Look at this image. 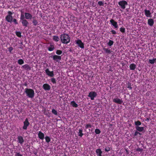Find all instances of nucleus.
<instances>
[{
	"label": "nucleus",
	"mask_w": 156,
	"mask_h": 156,
	"mask_svg": "<svg viewBox=\"0 0 156 156\" xmlns=\"http://www.w3.org/2000/svg\"><path fill=\"white\" fill-rule=\"evenodd\" d=\"M60 40L62 43L68 44L70 41V37L69 35L63 33L60 35Z\"/></svg>",
	"instance_id": "obj_1"
},
{
	"label": "nucleus",
	"mask_w": 156,
	"mask_h": 156,
	"mask_svg": "<svg viewBox=\"0 0 156 156\" xmlns=\"http://www.w3.org/2000/svg\"><path fill=\"white\" fill-rule=\"evenodd\" d=\"M24 92L27 96L31 98H33L34 96V91L32 89L26 88L25 89Z\"/></svg>",
	"instance_id": "obj_2"
},
{
	"label": "nucleus",
	"mask_w": 156,
	"mask_h": 156,
	"mask_svg": "<svg viewBox=\"0 0 156 156\" xmlns=\"http://www.w3.org/2000/svg\"><path fill=\"white\" fill-rule=\"evenodd\" d=\"M12 13L10 11L8 12V15L5 17L6 20L8 22L11 23L13 20V17L12 16Z\"/></svg>",
	"instance_id": "obj_3"
},
{
	"label": "nucleus",
	"mask_w": 156,
	"mask_h": 156,
	"mask_svg": "<svg viewBox=\"0 0 156 156\" xmlns=\"http://www.w3.org/2000/svg\"><path fill=\"white\" fill-rule=\"evenodd\" d=\"M118 4L122 9H124L126 8V6L128 5V3L126 1L123 0L119 2H118Z\"/></svg>",
	"instance_id": "obj_4"
},
{
	"label": "nucleus",
	"mask_w": 156,
	"mask_h": 156,
	"mask_svg": "<svg viewBox=\"0 0 156 156\" xmlns=\"http://www.w3.org/2000/svg\"><path fill=\"white\" fill-rule=\"evenodd\" d=\"M97 95V93L95 91H92L89 93L88 97L90 98L91 100H93Z\"/></svg>",
	"instance_id": "obj_5"
},
{
	"label": "nucleus",
	"mask_w": 156,
	"mask_h": 156,
	"mask_svg": "<svg viewBox=\"0 0 156 156\" xmlns=\"http://www.w3.org/2000/svg\"><path fill=\"white\" fill-rule=\"evenodd\" d=\"M23 129L26 130L27 127L30 125V122L28 121L27 118H26L24 121L23 122Z\"/></svg>",
	"instance_id": "obj_6"
},
{
	"label": "nucleus",
	"mask_w": 156,
	"mask_h": 156,
	"mask_svg": "<svg viewBox=\"0 0 156 156\" xmlns=\"http://www.w3.org/2000/svg\"><path fill=\"white\" fill-rule=\"evenodd\" d=\"M76 43L78 45V46L81 48H84V44L82 42L81 40L78 39L76 41Z\"/></svg>",
	"instance_id": "obj_7"
},
{
	"label": "nucleus",
	"mask_w": 156,
	"mask_h": 156,
	"mask_svg": "<svg viewBox=\"0 0 156 156\" xmlns=\"http://www.w3.org/2000/svg\"><path fill=\"white\" fill-rule=\"evenodd\" d=\"M45 71L46 74L48 76L52 77L54 76L53 71H50L48 69H46Z\"/></svg>",
	"instance_id": "obj_8"
},
{
	"label": "nucleus",
	"mask_w": 156,
	"mask_h": 156,
	"mask_svg": "<svg viewBox=\"0 0 156 156\" xmlns=\"http://www.w3.org/2000/svg\"><path fill=\"white\" fill-rule=\"evenodd\" d=\"M113 101L116 104H121L123 103V101L122 99L119 98H115L113 99Z\"/></svg>",
	"instance_id": "obj_9"
},
{
	"label": "nucleus",
	"mask_w": 156,
	"mask_h": 156,
	"mask_svg": "<svg viewBox=\"0 0 156 156\" xmlns=\"http://www.w3.org/2000/svg\"><path fill=\"white\" fill-rule=\"evenodd\" d=\"M110 22L111 24L115 28H117L118 27V25L116 22L113 19H111Z\"/></svg>",
	"instance_id": "obj_10"
},
{
	"label": "nucleus",
	"mask_w": 156,
	"mask_h": 156,
	"mask_svg": "<svg viewBox=\"0 0 156 156\" xmlns=\"http://www.w3.org/2000/svg\"><path fill=\"white\" fill-rule=\"evenodd\" d=\"M53 59L54 61L58 62L61 60V56L55 55L53 56Z\"/></svg>",
	"instance_id": "obj_11"
},
{
	"label": "nucleus",
	"mask_w": 156,
	"mask_h": 156,
	"mask_svg": "<svg viewBox=\"0 0 156 156\" xmlns=\"http://www.w3.org/2000/svg\"><path fill=\"white\" fill-rule=\"evenodd\" d=\"M17 139L18 143L22 145L24 142V140L23 137L21 136H18Z\"/></svg>",
	"instance_id": "obj_12"
},
{
	"label": "nucleus",
	"mask_w": 156,
	"mask_h": 156,
	"mask_svg": "<svg viewBox=\"0 0 156 156\" xmlns=\"http://www.w3.org/2000/svg\"><path fill=\"white\" fill-rule=\"evenodd\" d=\"M24 16L25 18L26 19L31 20L32 18V16L29 13L25 12Z\"/></svg>",
	"instance_id": "obj_13"
},
{
	"label": "nucleus",
	"mask_w": 156,
	"mask_h": 156,
	"mask_svg": "<svg viewBox=\"0 0 156 156\" xmlns=\"http://www.w3.org/2000/svg\"><path fill=\"white\" fill-rule=\"evenodd\" d=\"M43 88L45 90H49L51 89L50 86L47 83H45L43 85Z\"/></svg>",
	"instance_id": "obj_14"
},
{
	"label": "nucleus",
	"mask_w": 156,
	"mask_h": 156,
	"mask_svg": "<svg viewBox=\"0 0 156 156\" xmlns=\"http://www.w3.org/2000/svg\"><path fill=\"white\" fill-rule=\"evenodd\" d=\"M22 68H23L25 70L29 71L31 70V68L30 66L27 64H26L22 66Z\"/></svg>",
	"instance_id": "obj_15"
},
{
	"label": "nucleus",
	"mask_w": 156,
	"mask_h": 156,
	"mask_svg": "<svg viewBox=\"0 0 156 156\" xmlns=\"http://www.w3.org/2000/svg\"><path fill=\"white\" fill-rule=\"evenodd\" d=\"M21 23L23 26L25 27H27L29 24L28 22L26 19L22 20Z\"/></svg>",
	"instance_id": "obj_16"
},
{
	"label": "nucleus",
	"mask_w": 156,
	"mask_h": 156,
	"mask_svg": "<svg viewBox=\"0 0 156 156\" xmlns=\"http://www.w3.org/2000/svg\"><path fill=\"white\" fill-rule=\"evenodd\" d=\"M144 11L145 12V15L146 17H151V13L149 10L145 9L144 10Z\"/></svg>",
	"instance_id": "obj_17"
},
{
	"label": "nucleus",
	"mask_w": 156,
	"mask_h": 156,
	"mask_svg": "<svg viewBox=\"0 0 156 156\" xmlns=\"http://www.w3.org/2000/svg\"><path fill=\"white\" fill-rule=\"evenodd\" d=\"M154 23V20L151 18H150L148 20L147 23L150 26H153Z\"/></svg>",
	"instance_id": "obj_18"
},
{
	"label": "nucleus",
	"mask_w": 156,
	"mask_h": 156,
	"mask_svg": "<svg viewBox=\"0 0 156 156\" xmlns=\"http://www.w3.org/2000/svg\"><path fill=\"white\" fill-rule=\"evenodd\" d=\"M38 137L41 140H43L44 138V134L41 131H39L38 133Z\"/></svg>",
	"instance_id": "obj_19"
},
{
	"label": "nucleus",
	"mask_w": 156,
	"mask_h": 156,
	"mask_svg": "<svg viewBox=\"0 0 156 156\" xmlns=\"http://www.w3.org/2000/svg\"><path fill=\"white\" fill-rule=\"evenodd\" d=\"M95 152L97 156H102V152L101 149L98 148L96 149Z\"/></svg>",
	"instance_id": "obj_20"
},
{
	"label": "nucleus",
	"mask_w": 156,
	"mask_h": 156,
	"mask_svg": "<svg viewBox=\"0 0 156 156\" xmlns=\"http://www.w3.org/2000/svg\"><path fill=\"white\" fill-rule=\"evenodd\" d=\"M103 50L108 55L112 52V51L110 49H109L108 48H103Z\"/></svg>",
	"instance_id": "obj_21"
},
{
	"label": "nucleus",
	"mask_w": 156,
	"mask_h": 156,
	"mask_svg": "<svg viewBox=\"0 0 156 156\" xmlns=\"http://www.w3.org/2000/svg\"><path fill=\"white\" fill-rule=\"evenodd\" d=\"M136 65L134 63L131 64L129 66V68L131 70H134L136 68Z\"/></svg>",
	"instance_id": "obj_22"
},
{
	"label": "nucleus",
	"mask_w": 156,
	"mask_h": 156,
	"mask_svg": "<svg viewBox=\"0 0 156 156\" xmlns=\"http://www.w3.org/2000/svg\"><path fill=\"white\" fill-rule=\"evenodd\" d=\"M136 130L140 132H141L144 130V127H140L139 126H136Z\"/></svg>",
	"instance_id": "obj_23"
},
{
	"label": "nucleus",
	"mask_w": 156,
	"mask_h": 156,
	"mask_svg": "<svg viewBox=\"0 0 156 156\" xmlns=\"http://www.w3.org/2000/svg\"><path fill=\"white\" fill-rule=\"evenodd\" d=\"M55 48V46L54 44H51L50 47L48 48V50L49 51H53Z\"/></svg>",
	"instance_id": "obj_24"
},
{
	"label": "nucleus",
	"mask_w": 156,
	"mask_h": 156,
	"mask_svg": "<svg viewBox=\"0 0 156 156\" xmlns=\"http://www.w3.org/2000/svg\"><path fill=\"white\" fill-rule=\"evenodd\" d=\"M70 104L73 107L75 108H77L78 106V105L74 101H71Z\"/></svg>",
	"instance_id": "obj_25"
},
{
	"label": "nucleus",
	"mask_w": 156,
	"mask_h": 156,
	"mask_svg": "<svg viewBox=\"0 0 156 156\" xmlns=\"http://www.w3.org/2000/svg\"><path fill=\"white\" fill-rule=\"evenodd\" d=\"M34 18H35V17L33 18L32 23H33V25L34 26H36L37 25L38 22H37V20H36V19H34Z\"/></svg>",
	"instance_id": "obj_26"
},
{
	"label": "nucleus",
	"mask_w": 156,
	"mask_h": 156,
	"mask_svg": "<svg viewBox=\"0 0 156 156\" xmlns=\"http://www.w3.org/2000/svg\"><path fill=\"white\" fill-rule=\"evenodd\" d=\"M83 130L82 129H79V131L78 132V135L80 137H82V136L83 135V134L82 133Z\"/></svg>",
	"instance_id": "obj_27"
},
{
	"label": "nucleus",
	"mask_w": 156,
	"mask_h": 156,
	"mask_svg": "<svg viewBox=\"0 0 156 156\" xmlns=\"http://www.w3.org/2000/svg\"><path fill=\"white\" fill-rule=\"evenodd\" d=\"M126 84H127V87L130 90H132V87L131 86V83L129 82H127L126 83Z\"/></svg>",
	"instance_id": "obj_28"
},
{
	"label": "nucleus",
	"mask_w": 156,
	"mask_h": 156,
	"mask_svg": "<svg viewBox=\"0 0 156 156\" xmlns=\"http://www.w3.org/2000/svg\"><path fill=\"white\" fill-rule=\"evenodd\" d=\"M53 40L54 41L56 42H58L59 40V38L58 36H54L53 37Z\"/></svg>",
	"instance_id": "obj_29"
},
{
	"label": "nucleus",
	"mask_w": 156,
	"mask_h": 156,
	"mask_svg": "<svg viewBox=\"0 0 156 156\" xmlns=\"http://www.w3.org/2000/svg\"><path fill=\"white\" fill-rule=\"evenodd\" d=\"M149 62L151 64H154L155 62H156V58H154L152 59H149Z\"/></svg>",
	"instance_id": "obj_30"
},
{
	"label": "nucleus",
	"mask_w": 156,
	"mask_h": 156,
	"mask_svg": "<svg viewBox=\"0 0 156 156\" xmlns=\"http://www.w3.org/2000/svg\"><path fill=\"white\" fill-rule=\"evenodd\" d=\"M17 62L19 64L22 65L24 64V61L22 59H20L18 60Z\"/></svg>",
	"instance_id": "obj_31"
},
{
	"label": "nucleus",
	"mask_w": 156,
	"mask_h": 156,
	"mask_svg": "<svg viewBox=\"0 0 156 156\" xmlns=\"http://www.w3.org/2000/svg\"><path fill=\"white\" fill-rule=\"evenodd\" d=\"M141 124V122L139 121H137L135 122V125L136 126H139Z\"/></svg>",
	"instance_id": "obj_32"
},
{
	"label": "nucleus",
	"mask_w": 156,
	"mask_h": 156,
	"mask_svg": "<svg viewBox=\"0 0 156 156\" xmlns=\"http://www.w3.org/2000/svg\"><path fill=\"white\" fill-rule=\"evenodd\" d=\"M114 42L113 41L109 40L108 43V45L109 46H111L113 44Z\"/></svg>",
	"instance_id": "obj_33"
},
{
	"label": "nucleus",
	"mask_w": 156,
	"mask_h": 156,
	"mask_svg": "<svg viewBox=\"0 0 156 156\" xmlns=\"http://www.w3.org/2000/svg\"><path fill=\"white\" fill-rule=\"evenodd\" d=\"M16 35L19 37H21V33L19 31H17L16 33Z\"/></svg>",
	"instance_id": "obj_34"
},
{
	"label": "nucleus",
	"mask_w": 156,
	"mask_h": 156,
	"mask_svg": "<svg viewBox=\"0 0 156 156\" xmlns=\"http://www.w3.org/2000/svg\"><path fill=\"white\" fill-rule=\"evenodd\" d=\"M45 139L47 143H49L51 141V139H50V138L48 136H46L45 137Z\"/></svg>",
	"instance_id": "obj_35"
},
{
	"label": "nucleus",
	"mask_w": 156,
	"mask_h": 156,
	"mask_svg": "<svg viewBox=\"0 0 156 156\" xmlns=\"http://www.w3.org/2000/svg\"><path fill=\"white\" fill-rule=\"evenodd\" d=\"M56 53L57 55H60L62 53V51L61 50H57L56 52Z\"/></svg>",
	"instance_id": "obj_36"
},
{
	"label": "nucleus",
	"mask_w": 156,
	"mask_h": 156,
	"mask_svg": "<svg viewBox=\"0 0 156 156\" xmlns=\"http://www.w3.org/2000/svg\"><path fill=\"white\" fill-rule=\"evenodd\" d=\"M95 132L96 134H99L101 133V131L99 129H96L95 130Z\"/></svg>",
	"instance_id": "obj_37"
},
{
	"label": "nucleus",
	"mask_w": 156,
	"mask_h": 156,
	"mask_svg": "<svg viewBox=\"0 0 156 156\" xmlns=\"http://www.w3.org/2000/svg\"><path fill=\"white\" fill-rule=\"evenodd\" d=\"M120 31L122 33H124L125 32L126 29L124 27H121L120 28Z\"/></svg>",
	"instance_id": "obj_38"
},
{
	"label": "nucleus",
	"mask_w": 156,
	"mask_h": 156,
	"mask_svg": "<svg viewBox=\"0 0 156 156\" xmlns=\"http://www.w3.org/2000/svg\"><path fill=\"white\" fill-rule=\"evenodd\" d=\"M51 112L52 113L55 115H58V112L55 109H52Z\"/></svg>",
	"instance_id": "obj_39"
},
{
	"label": "nucleus",
	"mask_w": 156,
	"mask_h": 156,
	"mask_svg": "<svg viewBox=\"0 0 156 156\" xmlns=\"http://www.w3.org/2000/svg\"><path fill=\"white\" fill-rule=\"evenodd\" d=\"M51 82L54 84H55L56 82V81L55 79L54 78H52L51 79Z\"/></svg>",
	"instance_id": "obj_40"
},
{
	"label": "nucleus",
	"mask_w": 156,
	"mask_h": 156,
	"mask_svg": "<svg viewBox=\"0 0 156 156\" xmlns=\"http://www.w3.org/2000/svg\"><path fill=\"white\" fill-rule=\"evenodd\" d=\"M111 150L110 148L109 147H106L105 149V152H108Z\"/></svg>",
	"instance_id": "obj_41"
},
{
	"label": "nucleus",
	"mask_w": 156,
	"mask_h": 156,
	"mask_svg": "<svg viewBox=\"0 0 156 156\" xmlns=\"http://www.w3.org/2000/svg\"><path fill=\"white\" fill-rule=\"evenodd\" d=\"M92 127V125L90 123H88L86 124V126H85V128L86 129H87L89 128H91Z\"/></svg>",
	"instance_id": "obj_42"
},
{
	"label": "nucleus",
	"mask_w": 156,
	"mask_h": 156,
	"mask_svg": "<svg viewBox=\"0 0 156 156\" xmlns=\"http://www.w3.org/2000/svg\"><path fill=\"white\" fill-rule=\"evenodd\" d=\"M8 49L10 53H12V51L13 50V48L12 47H10L8 48Z\"/></svg>",
	"instance_id": "obj_43"
},
{
	"label": "nucleus",
	"mask_w": 156,
	"mask_h": 156,
	"mask_svg": "<svg viewBox=\"0 0 156 156\" xmlns=\"http://www.w3.org/2000/svg\"><path fill=\"white\" fill-rule=\"evenodd\" d=\"M15 153V156H23V154H20V152H16Z\"/></svg>",
	"instance_id": "obj_44"
},
{
	"label": "nucleus",
	"mask_w": 156,
	"mask_h": 156,
	"mask_svg": "<svg viewBox=\"0 0 156 156\" xmlns=\"http://www.w3.org/2000/svg\"><path fill=\"white\" fill-rule=\"evenodd\" d=\"M98 4L100 6H103L104 5V3L102 1H99L98 2Z\"/></svg>",
	"instance_id": "obj_45"
},
{
	"label": "nucleus",
	"mask_w": 156,
	"mask_h": 156,
	"mask_svg": "<svg viewBox=\"0 0 156 156\" xmlns=\"http://www.w3.org/2000/svg\"><path fill=\"white\" fill-rule=\"evenodd\" d=\"M138 134H139L140 136L141 135V133H139L138 131H136L134 133V136H137Z\"/></svg>",
	"instance_id": "obj_46"
},
{
	"label": "nucleus",
	"mask_w": 156,
	"mask_h": 156,
	"mask_svg": "<svg viewBox=\"0 0 156 156\" xmlns=\"http://www.w3.org/2000/svg\"><path fill=\"white\" fill-rule=\"evenodd\" d=\"M136 151H137L142 152V151H143V149L142 148H138L136 149Z\"/></svg>",
	"instance_id": "obj_47"
},
{
	"label": "nucleus",
	"mask_w": 156,
	"mask_h": 156,
	"mask_svg": "<svg viewBox=\"0 0 156 156\" xmlns=\"http://www.w3.org/2000/svg\"><path fill=\"white\" fill-rule=\"evenodd\" d=\"M20 19L21 20H25L24 15L23 14H21L20 16Z\"/></svg>",
	"instance_id": "obj_48"
},
{
	"label": "nucleus",
	"mask_w": 156,
	"mask_h": 156,
	"mask_svg": "<svg viewBox=\"0 0 156 156\" xmlns=\"http://www.w3.org/2000/svg\"><path fill=\"white\" fill-rule=\"evenodd\" d=\"M111 32L113 34H116V32L113 30H112L111 31Z\"/></svg>",
	"instance_id": "obj_49"
},
{
	"label": "nucleus",
	"mask_w": 156,
	"mask_h": 156,
	"mask_svg": "<svg viewBox=\"0 0 156 156\" xmlns=\"http://www.w3.org/2000/svg\"><path fill=\"white\" fill-rule=\"evenodd\" d=\"M13 20V21L15 24H18V23L17 22V20L16 19H14Z\"/></svg>",
	"instance_id": "obj_50"
},
{
	"label": "nucleus",
	"mask_w": 156,
	"mask_h": 156,
	"mask_svg": "<svg viewBox=\"0 0 156 156\" xmlns=\"http://www.w3.org/2000/svg\"><path fill=\"white\" fill-rule=\"evenodd\" d=\"M17 112H18V114H20V113H21L22 112V109H21V110H20V111L19 110L17 111Z\"/></svg>",
	"instance_id": "obj_51"
},
{
	"label": "nucleus",
	"mask_w": 156,
	"mask_h": 156,
	"mask_svg": "<svg viewBox=\"0 0 156 156\" xmlns=\"http://www.w3.org/2000/svg\"><path fill=\"white\" fill-rule=\"evenodd\" d=\"M149 119H150L149 118H147L145 119V121H148L149 120Z\"/></svg>",
	"instance_id": "obj_52"
},
{
	"label": "nucleus",
	"mask_w": 156,
	"mask_h": 156,
	"mask_svg": "<svg viewBox=\"0 0 156 156\" xmlns=\"http://www.w3.org/2000/svg\"><path fill=\"white\" fill-rule=\"evenodd\" d=\"M126 151L127 153V154H129V153L128 152V151L127 150V149H126Z\"/></svg>",
	"instance_id": "obj_53"
},
{
	"label": "nucleus",
	"mask_w": 156,
	"mask_h": 156,
	"mask_svg": "<svg viewBox=\"0 0 156 156\" xmlns=\"http://www.w3.org/2000/svg\"><path fill=\"white\" fill-rule=\"evenodd\" d=\"M27 84L26 83H25V86H27Z\"/></svg>",
	"instance_id": "obj_54"
},
{
	"label": "nucleus",
	"mask_w": 156,
	"mask_h": 156,
	"mask_svg": "<svg viewBox=\"0 0 156 156\" xmlns=\"http://www.w3.org/2000/svg\"><path fill=\"white\" fill-rule=\"evenodd\" d=\"M45 110H46V109H45H45H44V111H45Z\"/></svg>",
	"instance_id": "obj_55"
},
{
	"label": "nucleus",
	"mask_w": 156,
	"mask_h": 156,
	"mask_svg": "<svg viewBox=\"0 0 156 156\" xmlns=\"http://www.w3.org/2000/svg\"><path fill=\"white\" fill-rule=\"evenodd\" d=\"M64 156H66V154H65Z\"/></svg>",
	"instance_id": "obj_56"
}]
</instances>
